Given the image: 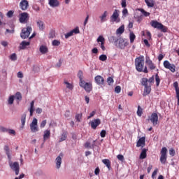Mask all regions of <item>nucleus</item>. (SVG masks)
<instances>
[{"label": "nucleus", "instance_id": "1", "mask_svg": "<svg viewBox=\"0 0 179 179\" xmlns=\"http://www.w3.org/2000/svg\"><path fill=\"white\" fill-rule=\"evenodd\" d=\"M135 66L136 71L138 72H144V73H148L149 72L148 71V67H145V57L139 56L138 57L136 58L135 59ZM144 68V69H143Z\"/></svg>", "mask_w": 179, "mask_h": 179}, {"label": "nucleus", "instance_id": "2", "mask_svg": "<svg viewBox=\"0 0 179 179\" xmlns=\"http://www.w3.org/2000/svg\"><path fill=\"white\" fill-rule=\"evenodd\" d=\"M141 85L143 87H145L143 96L145 97V96H148V94H150V92H152V85L148 84V78H142Z\"/></svg>", "mask_w": 179, "mask_h": 179}, {"label": "nucleus", "instance_id": "3", "mask_svg": "<svg viewBox=\"0 0 179 179\" xmlns=\"http://www.w3.org/2000/svg\"><path fill=\"white\" fill-rule=\"evenodd\" d=\"M8 164L13 171H15L16 176H19V171L20 170V167L19 166L18 162H13L12 157L8 159Z\"/></svg>", "mask_w": 179, "mask_h": 179}, {"label": "nucleus", "instance_id": "4", "mask_svg": "<svg viewBox=\"0 0 179 179\" xmlns=\"http://www.w3.org/2000/svg\"><path fill=\"white\" fill-rule=\"evenodd\" d=\"M33 29L31 27L27 26L25 28H23L22 29L21 34H20V37L23 40H26V38H29V36H30V33H31V31Z\"/></svg>", "mask_w": 179, "mask_h": 179}, {"label": "nucleus", "instance_id": "5", "mask_svg": "<svg viewBox=\"0 0 179 179\" xmlns=\"http://www.w3.org/2000/svg\"><path fill=\"white\" fill-rule=\"evenodd\" d=\"M151 26L152 27H154V29H158V30H161L164 33H166V31H167V27H164L163 24L157 21L152 20L151 22Z\"/></svg>", "mask_w": 179, "mask_h": 179}, {"label": "nucleus", "instance_id": "6", "mask_svg": "<svg viewBox=\"0 0 179 179\" xmlns=\"http://www.w3.org/2000/svg\"><path fill=\"white\" fill-rule=\"evenodd\" d=\"M80 87H83L87 93H90V92L93 90L92 83H85V81H81L80 82Z\"/></svg>", "mask_w": 179, "mask_h": 179}, {"label": "nucleus", "instance_id": "7", "mask_svg": "<svg viewBox=\"0 0 179 179\" xmlns=\"http://www.w3.org/2000/svg\"><path fill=\"white\" fill-rule=\"evenodd\" d=\"M159 160L162 164H166V162H167V148L166 147H163L161 150V157Z\"/></svg>", "mask_w": 179, "mask_h": 179}, {"label": "nucleus", "instance_id": "8", "mask_svg": "<svg viewBox=\"0 0 179 179\" xmlns=\"http://www.w3.org/2000/svg\"><path fill=\"white\" fill-rule=\"evenodd\" d=\"M110 21L113 23H120L121 22V19H120V11L119 10L115 9L110 16Z\"/></svg>", "mask_w": 179, "mask_h": 179}, {"label": "nucleus", "instance_id": "9", "mask_svg": "<svg viewBox=\"0 0 179 179\" xmlns=\"http://www.w3.org/2000/svg\"><path fill=\"white\" fill-rule=\"evenodd\" d=\"M38 120L37 118L34 117L31 123L30 124L31 132L36 133L38 132Z\"/></svg>", "mask_w": 179, "mask_h": 179}, {"label": "nucleus", "instance_id": "10", "mask_svg": "<svg viewBox=\"0 0 179 179\" xmlns=\"http://www.w3.org/2000/svg\"><path fill=\"white\" fill-rule=\"evenodd\" d=\"M30 16L27 13H22L19 15V21L20 23H27L29 22Z\"/></svg>", "mask_w": 179, "mask_h": 179}, {"label": "nucleus", "instance_id": "11", "mask_svg": "<svg viewBox=\"0 0 179 179\" xmlns=\"http://www.w3.org/2000/svg\"><path fill=\"white\" fill-rule=\"evenodd\" d=\"M164 66L166 69H169L173 73L176 72V65H174V64H171L168 60L164 62Z\"/></svg>", "mask_w": 179, "mask_h": 179}, {"label": "nucleus", "instance_id": "12", "mask_svg": "<svg viewBox=\"0 0 179 179\" xmlns=\"http://www.w3.org/2000/svg\"><path fill=\"white\" fill-rule=\"evenodd\" d=\"M145 64L150 71H155V69H156V65L154 64L153 62L148 56H146L145 57Z\"/></svg>", "mask_w": 179, "mask_h": 179}, {"label": "nucleus", "instance_id": "13", "mask_svg": "<svg viewBox=\"0 0 179 179\" xmlns=\"http://www.w3.org/2000/svg\"><path fill=\"white\" fill-rule=\"evenodd\" d=\"M62 157H64V154L61 152L59 156L57 157L55 159V164H56V169H61V164H62Z\"/></svg>", "mask_w": 179, "mask_h": 179}, {"label": "nucleus", "instance_id": "14", "mask_svg": "<svg viewBox=\"0 0 179 179\" xmlns=\"http://www.w3.org/2000/svg\"><path fill=\"white\" fill-rule=\"evenodd\" d=\"M150 120L152 123V125L154 127H156V125H157V122H159V116L157 115V113H152L150 117Z\"/></svg>", "mask_w": 179, "mask_h": 179}, {"label": "nucleus", "instance_id": "15", "mask_svg": "<svg viewBox=\"0 0 179 179\" xmlns=\"http://www.w3.org/2000/svg\"><path fill=\"white\" fill-rule=\"evenodd\" d=\"M80 33L79 28L76 27L74 29L70 31L69 32L66 33L65 34V38H69V37H72L74 34H78Z\"/></svg>", "mask_w": 179, "mask_h": 179}, {"label": "nucleus", "instance_id": "16", "mask_svg": "<svg viewBox=\"0 0 179 179\" xmlns=\"http://www.w3.org/2000/svg\"><path fill=\"white\" fill-rule=\"evenodd\" d=\"M91 127L92 129H96L100 124H101V120L100 119H94L92 122H90Z\"/></svg>", "mask_w": 179, "mask_h": 179}, {"label": "nucleus", "instance_id": "17", "mask_svg": "<svg viewBox=\"0 0 179 179\" xmlns=\"http://www.w3.org/2000/svg\"><path fill=\"white\" fill-rule=\"evenodd\" d=\"M20 8L22 10H27V8H29V1L27 0H22L20 3Z\"/></svg>", "mask_w": 179, "mask_h": 179}, {"label": "nucleus", "instance_id": "18", "mask_svg": "<svg viewBox=\"0 0 179 179\" xmlns=\"http://www.w3.org/2000/svg\"><path fill=\"white\" fill-rule=\"evenodd\" d=\"M108 17V11L106 10L101 15H100L99 20L101 23H104V22H107V17Z\"/></svg>", "mask_w": 179, "mask_h": 179}, {"label": "nucleus", "instance_id": "19", "mask_svg": "<svg viewBox=\"0 0 179 179\" xmlns=\"http://www.w3.org/2000/svg\"><path fill=\"white\" fill-rule=\"evenodd\" d=\"M36 25L41 31H44V29H45V24H44V22L41 20H36Z\"/></svg>", "mask_w": 179, "mask_h": 179}, {"label": "nucleus", "instance_id": "20", "mask_svg": "<svg viewBox=\"0 0 179 179\" xmlns=\"http://www.w3.org/2000/svg\"><path fill=\"white\" fill-rule=\"evenodd\" d=\"M51 137V131L50 129H46L43 131V142H45L48 139Z\"/></svg>", "mask_w": 179, "mask_h": 179}, {"label": "nucleus", "instance_id": "21", "mask_svg": "<svg viewBox=\"0 0 179 179\" xmlns=\"http://www.w3.org/2000/svg\"><path fill=\"white\" fill-rule=\"evenodd\" d=\"M94 80L96 85H104V78L101 76H96Z\"/></svg>", "mask_w": 179, "mask_h": 179}, {"label": "nucleus", "instance_id": "22", "mask_svg": "<svg viewBox=\"0 0 179 179\" xmlns=\"http://www.w3.org/2000/svg\"><path fill=\"white\" fill-rule=\"evenodd\" d=\"M173 87H175L176 93V98L178 99V106H179V87L178 83L175 82L173 83Z\"/></svg>", "mask_w": 179, "mask_h": 179}, {"label": "nucleus", "instance_id": "23", "mask_svg": "<svg viewBox=\"0 0 179 179\" xmlns=\"http://www.w3.org/2000/svg\"><path fill=\"white\" fill-rule=\"evenodd\" d=\"M49 5L51 8H57L59 6V1L58 0H49Z\"/></svg>", "mask_w": 179, "mask_h": 179}, {"label": "nucleus", "instance_id": "24", "mask_svg": "<svg viewBox=\"0 0 179 179\" xmlns=\"http://www.w3.org/2000/svg\"><path fill=\"white\" fill-rule=\"evenodd\" d=\"M145 137H141V138H139V140L137 141L136 147H137V148H141V146H142V148H143V146H145Z\"/></svg>", "mask_w": 179, "mask_h": 179}, {"label": "nucleus", "instance_id": "25", "mask_svg": "<svg viewBox=\"0 0 179 179\" xmlns=\"http://www.w3.org/2000/svg\"><path fill=\"white\" fill-rule=\"evenodd\" d=\"M29 45H30V42L24 41L20 45V50H25V48Z\"/></svg>", "mask_w": 179, "mask_h": 179}, {"label": "nucleus", "instance_id": "26", "mask_svg": "<svg viewBox=\"0 0 179 179\" xmlns=\"http://www.w3.org/2000/svg\"><path fill=\"white\" fill-rule=\"evenodd\" d=\"M64 85H65L66 89H69V90H73V84L71 83L66 80H64Z\"/></svg>", "mask_w": 179, "mask_h": 179}, {"label": "nucleus", "instance_id": "27", "mask_svg": "<svg viewBox=\"0 0 179 179\" xmlns=\"http://www.w3.org/2000/svg\"><path fill=\"white\" fill-rule=\"evenodd\" d=\"M39 50L41 54H47V52H48V48H47L45 45H41Z\"/></svg>", "mask_w": 179, "mask_h": 179}, {"label": "nucleus", "instance_id": "28", "mask_svg": "<svg viewBox=\"0 0 179 179\" xmlns=\"http://www.w3.org/2000/svg\"><path fill=\"white\" fill-rule=\"evenodd\" d=\"M102 163L106 166V167L110 170L111 169V162H110V159H104L102 160Z\"/></svg>", "mask_w": 179, "mask_h": 179}, {"label": "nucleus", "instance_id": "29", "mask_svg": "<svg viewBox=\"0 0 179 179\" xmlns=\"http://www.w3.org/2000/svg\"><path fill=\"white\" fill-rule=\"evenodd\" d=\"M29 113H30V117H33V113H34V101H32L30 103V108Z\"/></svg>", "mask_w": 179, "mask_h": 179}, {"label": "nucleus", "instance_id": "30", "mask_svg": "<svg viewBox=\"0 0 179 179\" xmlns=\"http://www.w3.org/2000/svg\"><path fill=\"white\" fill-rule=\"evenodd\" d=\"M135 38H136V36L135 35V34L131 31L129 34V40H130L131 44H134V41H135Z\"/></svg>", "mask_w": 179, "mask_h": 179}, {"label": "nucleus", "instance_id": "31", "mask_svg": "<svg viewBox=\"0 0 179 179\" xmlns=\"http://www.w3.org/2000/svg\"><path fill=\"white\" fill-rule=\"evenodd\" d=\"M96 41L99 44H105L106 39L103 36H99L96 39Z\"/></svg>", "mask_w": 179, "mask_h": 179}, {"label": "nucleus", "instance_id": "32", "mask_svg": "<svg viewBox=\"0 0 179 179\" xmlns=\"http://www.w3.org/2000/svg\"><path fill=\"white\" fill-rule=\"evenodd\" d=\"M125 31V27L124 25L120 26L116 31V34H122Z\"/></svg>", "mask_w": 179, "mask_h": 179}, {"label": "nucleus", "instance_id": "33", "mask_svg": "<svg viewBox=\"0 0 179 179\" xmlns=\"http://www.w3.org/2000/svg\"><path fill=\"white\" fill-rule=\"evenodd\" d=\"M4 150L6 152V155H7L8 159H10L12 157L10 156V152L9 151V146L5 145Z\"/></svg>", "mask_w": 179, "mask_h": 179}, {"label": "nucleus", "instance_id": "34", "mask_svg": "<svg viewBox=\"0 0 179 179\" xmlns=\"http://www.w3.org/2000/svg\"><path fill=\"white\" fill-rule=\"evenodd\" d=\"M146 152H148V150H146L145 148H143L142 150V152H141V153L140 155V159H146V156H147Z\"/></svg>", "mask_w": 179, "mask_h": 179}, {"label": "nucleus", "instance_id": "35", "mask_svg": "<svg viewBox=\"0 0 179 179\" xmlns=\"http://www.w3.org/2000/svg\"><path fill=\"white\" fill-rule=\"evenodd\" d=\"M145 2L149 8H153L155 6L154 1H150L149 0H145Z\"/></svg>", "mask_w": 179, "mask_h": 179}, {"label": "nucleus", "instance_id": "36", "mask_svg": "<svg viewBox=\"0 0 179 179\" xmlns=\"http://www.w3.org/2000/svg\"><path fill=\"white\" fill-rule=\"evenodd\" d=\"M143 113V109L140 106H138V110H137V115L138 117H142Z\"/></svg>", "mask_w": 179, "mask_h": 179}, {"label": "nucleus", "instance_id": "37", "mask_svg": "<svg viewBox=\"0 0 179 179\" xmlns=\"http://www.w3.org/2000/svg\"><path fill=\"white\" fill-rule=\"evenodd\" d=\"M13 101H15V96L11 95L9 96V98L8 99V104L12 105L13 103Z\"/></svg>", "mask_w": 179, "mask_h": 179}, {"label": "nucleus", "instance_id": "38", "mask_svg": "<svg viewBox=\"0 0 179 179\" xmlns=\"http://www.w3.org/2000/svg\"><path fill=\"white\" fill-rule=\"evenodd\" d=\"M138 10L145 17L150 16V13H148L142 8H139Z\"/></svg>", "mask_w": 179, "mask_h": 179}, {"label": "nucleus", "instance_id": "39", "mask_svg": "<svg viewBox=\"0 0 179 179\" xmlns=\"http://www.w3.org/2000/svg\"><path fill=\"white\" fill-rule=\"evenodd\" d=\"M67 138L66 133H63L59 140V142H63V141H66Z\"/></svg>", "mask_w": 179, "mask_h": 179}, {"label": "nucleus", "instance_id": "40", "mask_svg": "<svg viewBox=\"0 0 179 179\" xmlns=\"http://www.w3.org/2000/svg\"><path fill=\"white\" fill-rule=\"evenodd\" d=\"M85 148L87 149H93V148H94V144L92 145L90 142H87L85 144Z\"/></svg>", "mask_w": 179, "mask_h": 179}, {"label": "nucleus", "instance_id": "41", "mask_svg": "<svg viewBox=\"0 0 179 179\" xmlns=\"http://www.w3.org/2000/svg\"><path fill=\"white\" fill-rule=\"evenodd\" d=\"M108 41L110 43H117V41H118V38H115V36H110L108 38Z\"/></svg>", "mask_w": 179, "mask_h": 179}, {"label": "nucleus", "instance_id": "42", "mask_svg": "<svg viewBox=\"0 0 179 179\" xmlns=\"http://www.w3.org/2000/svg\"><path fill=\"white\" fill-rule=\"evenodd\" d=\"M119 47L122 50L125 48V45H124V39H120L119 40Z\"/></svg>", "mask_w": 179, "mask_h": 179}, {"label": "nucleus", "instance_id": "43", "mask_svg": "<svg viewBox=\"0 0 179 179\" xmlns=\"http://www.w3.org/2000/svg\"><path fill=\"white\" fill-rule=\"evenodd\" d=\"M99 61H102L104 62V61H107V55H101L99 57Z\"/></svg>", "mask_w": 179, "mask_h": 179}, {"label": "nucleus", "instance_id": "44", "mask_svg": "<svg viewBox=\"0 0 179 179\" xmlns=\"http://www.w3.org/2000/svg\"><path fill=\"white\" fill-rule=\"evenodd\" d=\"M21 122L22 125H24V124H26V113L22 114L21 117Z\"/></svg>", "mask_w": 179, "mask_h": 179}, {"label": "nucleus", "instance_id": "45", "mask_svg": "<svg viewBox=\"0 0 179 179\" xmlns=\"http://www.w3.org/2000/svg\"><path fill=\"white\" fill-rule=\"evenodd\" d=\"M155 82H156V86H159L160 85V77H159V74L155 75Z\"/></svg>", "mask_w": 179, "mask_h": 179}, {"label": "nucleus", "instance_id": "46", "mask_svg": "<svg viewBox=\"0 0 179 179\" xmlns=\"http://www.w3.org/2000/svg\"><path fill=\"white\" fill-rule=\"evenodd\" d=\"M59 44H61V42L58 40H54L52 42V45L54 46V47H58V45H59Z\"/></svg>", "mask_w": 179, "mask_h": 179}, {"label": "nucleus", "instance_id": "47", "mask_svg": "<svg viewBox=\"0 0 179 179\" xmlns=\"http://www.w3.org/2000/svg\"><path fill=\"white\" fill-rule=\"evenodd\" d=\"M78 77L80 79V82L83 81V72H82V71L78 72Z\"/></svg>", "mask_w": 179, "mask_h": 179}, {"label": "nucleus", "instance_id": "48", "mask_svg": "<svg viewBox=\"0 0 179 179\" xmlns=\"http://www.w3.org/2000/svg\"><path fill=\"white\" fill-rule=\"evenodd\" d=\"M14 97L16 99V100L20 101L22 100V94L20 92H17Z\"/></svg>", "mask_w": 179, "mask_h": 179}, {"label": "nucleus", "instance_id": "49", "mask_svg": "<svg viewBox=\"0 0 179 179\" xmlns=\"http://www.w3.org/2000/svg\"><path fill=\"white\" fill-rule=\"evenodd\" d=\"M82 113H78L76 115V120L78 122H80V120H82Z\"/></svg>", "mask_w": 179, "mask_h": 179}, {"label": "nucleus", "instance_id": "50", "mask_svg": "<svg viewBox=\"0 0 179 179\" xmlns=\"http://www.w3.org/2000/svg\"><path fill=\"white\" fill-rule=\"evenodd\" d=\"M10 59L11 61H16L17 59V57L16 56V53H13L10 56Z\"/></svg>", "mask_w": 179, "mask_h": 179}, {"label": "nucleus", "instance_id": "51", "mask_svg": "<svg viewBox=\"0 0 179 179\" xmlns=\"http://www.w3.org/2000/svg\"><path fill=\"white\" fill-rule=\"evenodd\" d=\"M107 83L108 85H110L111 83H114V79L112 77H108L107 78Z\"/></svg>", "mask_w": 179, "mask_h": 179}, {"label": "nucleus", "instance_id": "52", "mask_svg": "<svg viewBox=\"0 0 179 179\" xmlns=\"http://www.w3.org/2000/svg\"><path fill=\"white\" fill-rule=\"evenodd\" d=\"M115 93L120 94L121 93V87L120 85H117L115 87Z\"/></svg>", "mask_w": 179, "mask_h": 179}, {"label": "nucleus", "instance_id": "53", "mask_svg": "<svg viewBox=\"0 0 179 179\" xmlns=\"http://www.w3.org/2000/svg\"><path fill=\"white\" fill-rule=\"evenodd\" d=\"M7 132L10 135H16V131H15L13 129H8Z\"/></svg>", "mask_w": 179, "mask_h": 179}, {"label": "nucleus", "instance_id": "54", "mask_svg": "<svg viewBox=\"0 0 179 179\" xmlns=\"http://www.w3.org/2000/svg\"><path fill=\"white\" fill-rule=\"evenodd\" d=\"M169 155H171V156H176V150L175 149H173V148H171L170 150H169Z\"/></svg>", "mask_w": 179, "mask_h": 179}, {"label": "nucleus", "instance_id": "55", "mask_svg": "<svg viewBox=\"0 0 179 179\" xmlns=\"http://www.w3.org/2000/svg\"><path fill=\"white\" fill-rule=\"evenodd\" d=\"M158 172H159V169H155L152 174V178H155L156 176H157Z\"/></svg>", "mask_w": 179, "mask_h": 179}, {"label": "nucleus", "instance_id": "56", "mask_svg": "<svg viewBox=\"0 0 179 179\" xmlns=\"http://www.w3.org/2000/svg\"><path fill=\"white\" fill-rule=\"evenodd\" d=\"M47 125V120H43L40 124L41 128H44Z\"/></svg>", "mask_w": 179, "mask_h": 179}, {"label": "nucleus", "instance_id": "57", "mask_svg": "<svg viewBox=\"0 0 179 179\" xmlns=\"http://www.w3.org/2000/svg\"><path fill=\"white\" fill-rule=\"evenodd\" d=\"M155 82V76H152L151 78H150L149 79H148V83H153Z\"/></svg>", "mask_w": 179, "mask_h": 179}, {"label": "nucleus", "instance_id": "58", "mask_svg": "<svg viewBox=\"0 0 179 179\" xmlns=\"http://www.w3.org/2000/svg\"><path fill=\"white\" fill-rule=\"evenodd\" d=\"M121 5L122 8H127V0H122Z\"/></svg>", "mask_w": 179, "mask_h": 179}, {"label": "nucleus", "instance_id": "59", "mask_svg": "<svg viewBox=\"0 0 179 179\" xmlns=\"http://www.w3.org/2000/svg\"><path fill=\"white\" fill-rule=\"evenodd\" d=\"M8 129L6 127H3L2 126L0 127V132H8Z\"/></svg>", "mask_w": 179, "mask_h": 179}, {"label": "nucleus", "instance_id": "60", "mask_svg": "<svg viewBox=\"0 0 179 179\" xmlns=\"http://www.w3.org/2000/svg\"><path fill=\"white\" fill-rule=\"evenodd\" d=\"M122 13L123 16H127V15H128V9H127V8H124L122 10Z\"/></svg>", "mask_w": 179, "mask_h": 179}, {"label": "nucleus", "instance_id": "61", "mask_svg": "<svg viewBox=\"0 0 179 179\" xmlns=\"http://www.w3.org/2000/svg\"><path fill=\"white\" fill-rule=\"evenodd\" d=\"M117 158L118 159V160H120V162H124V155H118L117 156Z\"/></svg>", "mask_w": 179, "mask_h": 179}, {"label": "nucleus", "instance_id": "62", "mask_svg": "<svg viewBox=\"0 0 179 179\" xmlns=\"http://www.w3.org/2000/svg\"><path fill=\"white\" fill-rule=\"evenodd\" d=\"M106 130H102L100 133L101 138H106Z\"/></svg>", "mask_w": 179, "mask_h": 179}, {"label": "nucleus", "instance_id": "63", "mask_svg": "<svg viewBox=\"0 0 179 179\" xmlns=\"http://www.w3.org/2000/svg\"><path fill=\"white\" fill-rule=\"evenodd\" d=\"M8 33H10L11 34H13L15 33V30L12 29V30H10V29H6V32H5V34H8Z\"/></svg>", "mask_w": 179, "mask_h": 179}, {"label": "nucleus", "instance_id": "64", "mask_svg": "<svg viewBox=\"0 0 179 179\" xmlns=\"http://www.w3.org/2000/svg\"><path fill=\"white\" fill-rule=\"evenodd\" d=\"M8 17H12L13 16V11L10 10L7 13Z\"/></svg>", "mask_w": 179, "mask_h": 179}]
</instances>
